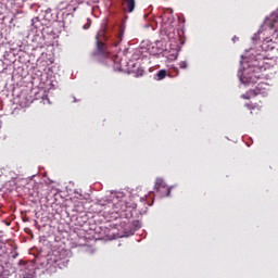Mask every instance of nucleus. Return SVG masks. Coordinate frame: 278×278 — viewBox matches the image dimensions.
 I'll use <instances>...</instances> for the list:
<instances>
[{
	"label": "nucleus",
	"mask_w": 278,
	"mask_h": 278,
	"mask_svg": "<svg viewBox=\"0 0 278 278\" xmlns=\"http://www.w3.org/2000/svg\"><path fill=\"white\" fill-rule=\"evenodd\" d=\"M154 188L156 189V192H162V194L165 192V197H170V188L166 186L164 179L157 178Z\"/></svg>",
	"instance_id": "20e7f679"
},
{
	"label": "nucleus",
	"mask_w": 278,
	"mask_h": 278,
	"mask_svg": "<svg viewBox=\"0 0 278 278\" xmlns=\"http://www.w3.org/2000/svg\"><path fill=\"white\" fill-rule=\"evenodd\" d=\"M261 49L262 51H273V49H275V46L273 45L271 39H264L261 45Z\"/></svg>",
	"instance_id": "423d86ee"
},
{
	"label": "nucleus",
	"mask_w": 278,
	"mask_h": 278,
	"mask_svg": "<svg viewBox=\"0 0 278 278\" xmlns=\"http://www.w3.org/2000/svg\"><path fill=\"white\" fill-rule=\"evenodd\" d=\"M126 3L127 12L131 13L136 10V0H124Z\"/></svg>",
	"instance_id": "0eeeda50"
},
{
	"label": "nucleus",
	"mask_w": 278,
	"mask_h": 278,
	"mask_svg": "<svg viewBox=\"0 0 278 278\" xmlns=\"http://www.w3.org/2000/svg\"><path fill=\"white\" fill-rule=\"evenodd\" d=\"M23 278H34V276L31 274H25Z\"/></svg>",
	"instance_id": "ddd939ff"
},
{
	"label": "nucleus",
	"mask_w": 278,
	"mask_h": 278,
	"mask_svg": "<svg viewBox=\"0 0 278 278\" xmlns=\"http://www.w3.org/2000/svg\"><path fill=\"white\" fill-rule=\"evenodd\" d=\"M166 75H167L166 70H160L156 74L157 81H162V79H165Z\"/></svg>",
	"instance_id": "6e6552de"
},
{
	"label": "nucleus",
	"mask_w": 278,
	"mask_h": 278,
	"mask_svg": "<svg viewBox=\"0 0 278 278\" xmlns=\"http://www.w3.org/2000/svg\"><path fill=\"white\" fill-rule=\"evenodd\" d=\"M66 10H67V12H77V7H74V5H72V4H68V5L66 7Z\"/></svg>",
	"instance_id": "1a4fd4ad"
},
{
	"label": "nucleus",
	"mask_w": 278,
	"mask_h": 278,
	"mask_svg": "<svg viewBox=\"0 0 278 278\" xmlns=\"http://www.w3.org/2000/svg\"><path fill=\"white\" fill-rule=\"evenodd\" d=\"M0 278H5L3 275H0Z\"/></svg>",
	"instance_id": "f3484780"
},
{
	"label": "nucleus",
	"mask_w": 278,
	"mask_h": 278,
	"mask_svg": "<svg viewBox=\"0 0 278 278\" xmlns=\"http://www.w3.org/2000/svg\"><path fill=\"white\" fill-rule=\"evenodd\" d=\"M258 60L261 61H254L252 65H250L248 68L243 70V73L239 71L238 76L241 81V84H244V86H251V84H257L258 79H262L264 77V71H266V67H264V64H266L265 60L266 56L260 54Z\"/></svg>",
	"instance_id": "f257e3e1"
},
{
	"label": "nucleus",
	"mask_w": 278,
	"mask_h": 278,
	"mask_svg": "<svg viewBox=\"0 0 278 278\" xmlns=\"http://www.w3.org/2000/svg\"><path fill=\"white\" fill-rule=\"evenodd\" d=\"M125 36V26L121 25L118 27V33L116 34V39L114 41V47H118V45H121V42H123V38Z\"/></svg>",
	"instance_id": "39448f33"
},
{
	"label": "nucleus",
	"mask_w": 278,
	"mask_h": 278,
	"mask_svg": "<svg viewBox=\"0 0 278 278\" xmlns=\"http://www.w3.org/2000/svg\"><path fill=\"white\" fill-rule=\"evenodd\" d=\"M236 40H238V37L232 38V42H236Z\"/></svg>",
	"instance_id": "4468645a"
},
{
	"label": "nucleus",
	"mask_w": 278,
	"mask_h": 278,
	"mask_svg": "<svg viewBox=\"0 0 278 278\" xmlns=\"http://www.w3.org/2000/svg\"><path fill=\"white\" fill-rule=\"evenodd\" d=\"M93 58H108L110 53H108V47L103 41L97 40V50L92 53Z\"/></svg>",
	"instance_id": "7ed1b4c3"
},
{
	"label": "nucleus",
	"mask_w": 278,
	"mask_h": 278,
	"mask_svg": "<svg viewBox=\"0 0 278 278\" xmlns=\"http://www.w3.org/2000/svg\"><path fill=\"white\" fill-rule=\"evenodd\" d=\"M243 97V99H249V97H247V96H242Z\"/></svg>",
	"instance_id": "2eb2a0df"
},
{
	"label": "nucleus",
	"mask_w": 278,
	"mask_h": 278,
	"mask_svg": "<svg viewBox=\"0 0 278 278\" xmlns=\"http://www.w3.org/2000/svg\"><path fill=\"white\" fill-rule=\"evenodd\" d=\"M76 102H77V99L74 98V103H76Z\"/></svg>",
	"instance_id": "dca6fc26"
},
{
	"label": "nucleus",
	"mask_w": 278,
	"mask_h": 278,
	"mask_svg": "<svg viewBox=\"0 0 278 278\" xmlns=\"http://www.w3.org/2000/svg\"><path fill=\"white\" fill-rule=\"evenodd\" d=\"M90 25H92V21L87 18V24L83 26L84 29H90Z\"/></svg>",
	"instance_id": "9d476101"
},
{
	"label": "nucleus",
	"mask_w": 278,
	"mask_h": 278,
	"mask_svg": "<svg viewBox=\"0 0 278 278\" xmlns=\"http://www.w3.org/2000/svg\"><path fill=\"white\" fill-rule=\"evenodd\" d=\"M141 201H144V198H141Z\"/></svg>",
	"instance_id": "a211bd4d"
},
{
	"label": "nucleus",
	"mask_w": 278,
	"mask_h": 278,
	"mask_svg": "<svg viewBox=\"0 0 278 278\" xmlns=\"http://www.w3.org/2000/svg\"><path fill=\"white\" fill-rule=\"evenodd\" d=\"M180 68H188V62L182 61L179 63Z\"/></svg>",
	"instance_id": "f8f14e48"
},
{
	"label": "nucleus",
	"mask_w": 278,
	"mask_h": 278,
	"mask_svg": "<svg viewBox=\"0 0 278 278\" xmlns=\"http://www.w3.org/2000/svg\"><path fill=\"white\" fill-rule=\"evenodd\" d=\"M174 72L176 73V74H173V73H170V74H168V76L169 77H177V75H179V68H174Z\"/></svg>",
	"instance_id": "9b49d317"
},
{
	"label": "nucleus",
	"mask_w": 278,
	"mask_h": 278,
	"mask_svg": "<svg viewBox=\"0 0 278 278\" xmlns=\"http://www.w3.org/2000/svg\"><path fill=\"white\" fill-rule=\"evenodd\" d=\"M268 85L266 83H260L254 89H251L249 91V97H257V94H262L263 97H266L268 94Z\"/></svg>",
	"instance_id": "f03ea898"
}]
</instances>
